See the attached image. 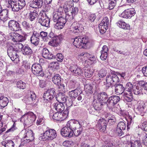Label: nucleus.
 Segmentation results:
<instances>
[{
	"mask_svg": "<svg viewBox=\"0 0 147 147\" xmlns=\"http://www.w3.org/2000/svg\"><path fill=\"white\" fill-rule=\"evenodd\" d=\"M8 102V99L6 97L0 95V108L5 107L7 105Z\"/></svg>",
	"mask_w": 147,
	"mask_h": 147,
	"instance_id": "obj_38",
	"label": "nucleus"
},
{
	"mask_svg": "<svg viewBox=\"0 0 147 147\" xmlns=\"http://www.w3.org/2000/svg\"><path fill=\"white\" fill-rule=\"evenodd\" d=\"M118 82L115 84L113 87H114L115 88V92L116 94H122L124 93L125 88L122 84L119 83Z\"/></svg>",
	"mask_w": 147,
	"mask_h": 147,
	"instance_id": "obj_25",
	"label": "nucleus"
},
{
	"mask_svg": "<svg viewBox=\"0 0 147 147\" xmlns=\"http://www.w3.org/2000/svg\"><path fill=\"white\" fill-rule=\"evenodd\" d=\"M67 20L70 21L67 19L66 17L65 18H64L61 17L57 22L55 25V28L57 29H61L65 26Z\"/></svg>",
	"mask_w": 147,
	"mask_h": 147,
	"instance_id": "obj_20",
	"label": "nucleus"
},
{
	"mask_svg": "<svg viewBox=\"0 0 147 147\" xmlns=\"http://www.w3.org/2000/svg\"><path fill=\"white\" fill-rule=\"evenodd\" d=\"M106 84V87L109 88L111 86H113L115 84L119 81V79L115 73V72L112 71L107 77Z\"/></svg>",
	"mask_w": 147,
	"mask_h": 147,
	"instance_id": "obj_6",
	"label": "nucleus"
},
{
	"mask_svg": "<svg viewBox=\"0 0 147 147\" xmlns=\"http://www.w3.org/2000/svg\"><path fill=\"white\" fill-rule=\"evenodd\" d=\"M107 121L102 118L99 119L98 121V123L99 126L100 130L102 131H104L106 128Z\"/></svg>",
	"mask_w": 147,
	"mask_h": 147,
	"instance_id": "obj_36",
	"label": "nucleus"
},
{
	"mask_svg": "<svg viewBox=\"0 0 147 147\" xmlns=\"http://www.w3.org/2000/svg\"><path fill=\"white\" fill-rule=\"evenodd\" d=\"M30 116L27 115V113H26L23 115L20 118L21 121L23 122L24 125L29 126V123L31 121H28V117H30Z\"/></svg>",
	"mask_w": 147,
	"mask_h": 147,
	"instance_id": "obj_41",
	"label": "nucleus"
},
{
	"mask_svg": "<svg viewBox=\"0 0 147 147\" xmlns=\"http://www.w3.org/2000/svg\"><path fill=\"white\" fill-rule=\"evenodd\" d=\"M49 66L50 67L57 69L59 68V63L57 62H53L51 63L49 65Z\"/></svg>",
	"mask_w": 147,
	"mask_h": 147,
	"instance_id": "obj_54",
	"label": "nucleus"
},
{
	"mask_svg": "<svg viewBox=\"0 0 147 147\" xmlns=\"http://www.w3.org/2000/svg\"><path fill=\"white\" fill-rule=\"evenodd\" d=\"M8 11L7 9H3L0 13V19L3 22L7 20L8 18Z\"/></svg>",
	"mask_w": 147,
	"mask_h": 147,
	"instance_id": "obj_39",
	"label": "nucleus"
},
{
	"mask_svg": "<svg viewBox=\"0 0 147 147\" xmlns=\"http://www.w3.org/2000/svg\"><path fill=\"white\" fill-rule=\"evenodd\" d=\"M33 50L27 45L24 46L22 52L24 55L31 56L33 53Z\"/></svg>",
	"mask_w": 147,
	"mask_h": 147,
	"instance_id": "obj_31",
	"label": "nucleus"
},
{
	"mask_svg": "<svg viewBox=\"0 0 147 147\" xmlns=\"http://www.w3.org/2000/svg\"><path fill=\"white\" fill-rule=\"evenodd\" d=\"M133 147H142L140 141L138 140L135 141L133 143Z\"/></svg>",
	"mask_w": 147,
	"mask_h": 147,
	"instance_id": "obj_61",
	"label": "nucleus"
},
{
	"mask_svg": "<svg viewBox=\"0 0 147 147\" xmlns=\"http://www.w3.org/2000/svg\"><path fill=\"white\" fill-rule=\"evenodd\" d=\"M57 135L56 131L53 129H49L41 134L39 138V140L43 141L47 140H52L55 138Z\"/></svg>",
	"mask_w": 147,
	"mask_h": 147,
	"instance_id": "obj_5",
	"label": "nucleus"
},
{
	"mask_svg": "<svg viewBox=\"0 0 147 147\" xmlns=\"http://www.w3.org/2000/svg\"><path fill=\"white\" fill-rule=\"evenodd\" d=\"M127 127L128 128H129V126L132 125L134 123V121L132 117L131 116H129L128 119L127 120Z\"/></svg>",
	"mask_w": 147,
	"mask_h": 147,
	"instance_id": "obj_60",
	"label": "nucleus"
},
{
	"mask_svg": "<svg viewBox=\"0 0 147 147\" xmlns=\"http://www.w3.org/2000/svg\"><path fill=\"white\" fill-rule=\"evenodd\" d=\"M120 98L117 96H113L109 97L107 100V105L111 108L120 101Z\"/></svg>",
	"mask_w": 147,
	"mask_h": 147,
	"instance_id": "obj_13",
	"label": "nucleus"
},
{
	"mask_svg": "<svg viewBox=\"0 0 147 147\" xmlns=\"http://www.w3.org/2000/svg\"><path fill=\"white\" fill-rule=\"evenodd\" d=\"M39 34L36 32H33L30 39L31 43L35 46L38 45L40 42Z\"/></svg>",
	"mask_w": 147,
	"mask_h": 147,
	"instance_id": "obj_22",
	"label": "nucleus"
},
{
	"mask_svg": "<svg viewBox=\"0 0 147 147\" xmlns=\"http://www.w3.org/2000/svg\"><path fill=\"white\" fill-rule=\"evenodd\" d=\"M104 105V104L101 103L97 100L93 101V106L95 110L100 111L101 109V106Z\"/></svg>",
	"mask_w": 147,
	"mask_h": 147,
	"instance_id": "obj_44",
	"label": "nucleus"
},
{
	"mask_svg": "<svg viewBox=\"0 0 147 147\" xmlns=\"http://www.w3.org/2000/svg\"><path fill=\"white\" fill-rule=\"evenodd\" d=\"M9 39L11 40L14 43L22 42L26 40L24 36L22 35L17 32H12L9 35Z\"/></svg>",
	"mask_w": 147,
	"mask_h": 147,
	"instance_id": "obj_8",
	"label": "nucleus"
},
{
	"mask_svg": "<svg viewBox=\"0 0 147 147\" xmlns=\"http://www.w3.org/2000/svg\"><path fill=\"white\" fill-rule=\"evenodd\" d=\"M56 58L58 61H62L63 60V57L61 53H58L56 56Z\"/></svg>",
	"mask_w": 147,
	"mask_h": 147,
	"instance_id": "obj_63",
	"label": "nucleus"
},
{
	"mask_svg": "<svg viewBox=\"0 0 147 147\" xmlns=\"http://www.w3.org/2000/svg\"><path fill=\"white\" fill-rule=\"evenodd\" d=\"M66 125L68 127H69L72 131L82 126L78 121L74 119H72L69 121L67 122Z\"/></svg>",
	"mask_w": 147,
	"mask_h": 147,
	"instance_id": "obj_15",
	"label": "nucleus"
},
{
	"mask_svg": "<svg viewBox=\"0 0 147 147\" xmlns=\"http://www.w3.org/2000/svg\"><path fill=\"white\" fill-rule=\"evenodd\" d=\"M32 71L35 75L37 76H44L43 71L40 64L34 63L32 66Z\"/></svg>",
	"mask_w": 147,
	"mask_h": 147,
	"instance_id": "obj_9",
	"label": "nucleus"
},
{
	"mask_svg": "<svg viewBox=\"0 0 147 147\" xmlns=\"http://www.w3.org/2000/svg\"><path fill=\"white\" fill-rule=\"evenodd\" d=\"M79 56L80 57H84L88 58V60L91 61L92 63H94L96 60V57L94 55L90 54L86 52H83L80 54Z\"/></svg>",
	"mask_w": 147,
	"mask_h": 147,
	"instance_id": "obj_24",
	"label": "nucleus"
},
{
	"mask_svg": "<svg viewBox=\"0 0 147 147\" xmlns=\"http://www.w3.org/2000/svg\"><path fill=\"white\" fill-rule=\"evenodd\" d=\"M70 70L73 74L76 76L81 75L82 74L83 71L80 67H78L75 64H72L71 65L69 68Z\"/></svg>",
	"mask_w": 147,
	"mask_h": 147,
	"instance_id": "obj_18",
	"label": "nucleus"
},
{
	"mask_svg": "<svg viewBox=\"0 0 147 147\" xmlns=\"http://www.w3.org/2000/svg\"><path fill=\"white\" fill-rule=\"evenodd\" d=\"M109 24V20L107 17L104 18L98 26L100 32L101 34H103L106 32Z\"/></svg>",
	"mask_w": 147,
	"mask_h": 147,
	"instance_id": "obj_10",
	"label": "nucleus"
},
{
	"mask_svg": "<svg viewBox=\"0 0 147 147\" xmlns=\"http://www.w3.org/2000/svg\"><path fill=\"white\" fill-rule=\"evenodd\" d=\"M44 121L43 117H39L36 121V124L37 125H40L44 124Z\"/></svg>",
	"mask_w": 147,
	"mask_h": 147,
	"instance_id": "obj_56",
	"label": "nucleus"
},
{
	"mask_svg": "<svg viewBox=\"0 0 147 147\" xmlns=\"http://www.w3.org/2000/svg\"><path fill=\"white\" fill-rule=\"evenodd\" d=\"M57 100L58 101V102L64 103L66 101V98L64 93L59 92L57 94L55 97Z\"/></svg>",
	"mask_w": 147,
	"mask_h": 147,
	"instance_id": "obj_33",
	"label": "nucleus"
},
{
	"mask_svg": "<svg viewBox=\"0 0 147 147\" xmlns=\"http://www.w3.org/2000/svg\"><path fill=\"white\" fill-rule=\"evenodd\" d=\"M94 85L92 84H88L84 85V89L86 92L92 93L93 92Z\"/></svg>",
	"mask_w": 147,
	"mask_h": 147,
	"instance_id": "obj_48",
	"label": "nucleus"
},
{
	"mask_svg": "<svg viewBox=\"0 0 147 147\" xmlns=\"http://www.w3.org/2000/svg\"><path fill=\"white\" fill-rule=\"evenodd\" d=\"M52 81L55 84L59 85L61 83V78L60 76L58 74L55 75L52 78Z\"/></svg>",
	"mask_w": 147,
	"mask_h": 147,
	"instance_id": "obj_46",
	"label": "nucleus"
},
{
	"mask_svg": "<svg viewBox=\"0 0 147 147\" xmlns=\"http://www.w3.org/2000/svg\"><path fill=\"white\" fill-rule=\"evenodd\" d=\"M27 113L28 116H30V117H28V121H31V123H29V125H30L35 121L36 118V116L32 112Z\"/></svg>",
	"mask_w": 147,
	"mask_h": 147,
	"instance_id": "obj_51",
	"label": "nucleus"
},
{
	"mask_svg": "<svg viewBox=\"0 0 147 147\" xmlns=\"http://www.w3.org/2000/svg\"><path fill=\"white\" fill-rule=\"evenodd\" d=\"M36 98V95L33 92H31L28 96L26 102L28 104H30L35 100Z\"/></svg>",
	"mask_w": 147,
	"mask_h": 147,
	"instance_id": "obj_42",
	"label": "nucleus"
},
{
	"mask_svg": "<svg viewBox=\"0 0 147 147\" xmlns=\"http://www.w3.org/2000/svg\"><path fill=\"white\" fill-rule=\"evenodd\" d=\"M54 108L59 113H62L65 110V106L63 103L56 102L55 103Z\"/></svg>",
	"mask_w": 147,
	"mask_h": 147,
	"instance_id": "obj_37",
	"label": "nucleus"
},
{
	"mask_svg": "<svg viewBox=\"0 0 147 147\" xmlns=\"http://www.w3.org/2000/svg\"><path fill=\"white\" fill-rule=\"evenodd\" d=\"M72 30L75 34L82 32L84 29L83 25L79 23L73 24Z\"/></svg>",
	"mask_w": 147,
	"mask_h": 147,
	"instance_id": "obj_27",
	"label": "nucleus"
},
{
	"mask_svg": "<svg viewBox=\"0 0 147 147\" xmlns=\"http://www.w3.org/2000/svg\"><path fill=\"white\" fill-rule=\"evenodd\" d=\"M29 9L30 11L29 14L28 19L30 22H32V23H34L35 19L38 15V12L39 10L38 9H34L32 10L30 8Z\"/></svg>",
	"mask_w": 147,
	"mask_h": 147,
	"instance_id": "obj_17",
	"label": "nucleus"
},
{
	"mask_svg": "<svg viewBox=\"0 0 147 147\" xmlns=\"http://www.w3.org/2000/svg\"><path fill=\"white\" fill-rule=\"evenodd\" d=\"M32 22L30 24L26 21H24L22 22V25L24 28L27 30H30L32 27Z\"/></svg>",
	"mask_w": 147,
	"mask_h": 147,
	"instance_id": "obj_50",
	"label": "nucleus"
},
{
	"mask_svg": "<svg viewBox=\"0 0 147 147\" xmlns=\"http://www.w3.org/2000/svg\"><path fill=\"white\" fill-rule=\"evenodd\" d=\"M80 92L77 89H75L69 92L68 94L69 96L72 98H75L78 95L80 94Z\"/></svg>",
	"mask_w": 147,
	"mask_h": 147,
	"instance_id": "obj_43",
	"label": "nucleus"
},
{
	"mask_svg": "<svg viewBox=\"0 0 147 147\" xmlns=\"http://www.w3.org/2000/svg\"><path fill=\"white\" fill-rule=\"evenodd\" d=\"M42 54V57L46 59H52L55 58L52 54L49 53L48 49L46 48L43 49Z\"/></svg>",
	"mask_w": 147,
	"mask_h": 147,
	"instance_id": "obj_30",
	"label": "nucleus"
},
{
	"mask_svg": "<svg viewBox=\"0 0 147 147\" xmlns=\"http://www.w3.org/2000/svg\"><path fill=\"white\" fill-rule=\"evenodd\" d=\"M42 0H33L30 5V8L38 9L42 6Z\"/></svg>",
	"mask_w": 147,
	"mask_h": 147,
	"instance_id": "obj_28",
	"label": "nucleus"
},
{
	"mask_svg": "<svg viewBox=\"0 0 147 147\" xmlns=\"http://www.w3.org/2000/svg\"><path fill=\"white\" fill-rule=\"evenodd\" d=\"M34 138V134L33 131L31 130H28L26 131V132L24 134V137L22 140V143L24 142L25 143H28L33 140Z\"/></svg>",
	"mask_w": 147,
	"mask_h": 147,
	"instance_id": "obj_11",
	"label": "nucleus"
},
{
	"mask_svg": "<svg viewBox=\"0 0 147 147\" xmlns=\"http://www.w3.org/2000/svg\"><path fill=\"white\" fill-rule=\"evenodd\" d=\"M38 22L42 26L48 27L49 26L50 20L46 16L42 14L41 17L39 19Z\"/></svg>",
	"mask_w": 147,
	"mask_h": 147,
	"instance_id": "obj_23",
	"label": "nucleus"
},
{
	"mask_svg": "<svg viewBox=\"0 0 147 147\" xmlns=\"http://www.w3.org/2000/svg\"><path fill=\"white\" fill-rule=\"evenodd\" d=\"M55 95V89L53 88H50L44 92L43 97L47 100H50L54 97Z\"/></svg>",
	"mask_w": 147,
	"mask_h": 147,
	"instance_id": "obj_12",
	"label": "nucleus"
},
{
	"mask_svg": "<svg viewBox=\"0 0 147 147\" xmlns=\"http://www.w3.org/2000/svg\"><path fill=\"white\" fill-rule=\"evenodd\" d=\"M60 38V36H56L54 37L51 41L49 42V45L52 46H57L60 42L61 40Z\"/></svg>",
	"mask_w": 147,
	"mask_h": 147,
	"instance_id": "obj_35",
	"label": "nucleus"
},
{
	"mask_svg": "<svg viewBox=\"0 0 147 147\" xmlns=\"http://www.w3.org/2000/svg\"><path fill=\"white\" fill-rule=\"evenodd\" d=\"M116 24L119 28L125 30H129L130 29V26L129 24H126L122 20H119L116 23Z\"/></svg>",
	"mask_w": 147,
	"mask_h": 147,
	"instance_id": "obj_32",
	"label": "nucleus"
},
{
	"mask_svg": "<svg viewBox=\"0 0 147 147\" xmlns=\"http://www.w3.org/2000/svg\"><path fill=\"white\" fill-rule=\"evenodd\" d=\"M58 85L59 86V90L64 92L65 91L66 87L63 84H61V83L59 85Z\"/></svg>",
	"mask_w": 147,
	"mask_h": 147,
	"instance_id": "obj_62",
	"label": "nucleus"
},
{
	"mask_svg": "<svg viewBox=\"0 0 147 147\" xmlns=\"http://www.w3.org/2000/svg\"><path fill=\"white\" fill-rule=\"evenodd\" d=\"M83 70L86 77L90 78L93 75L94 71L93 69H89L87 67H84L83 68Z\"/></svg>",
	"mask_w": 147,
	"mask_h": 147,
	"instance_id": "obj_40",
	"label": "nucleus"
},
{
	"mask_svg": "<svg viewBox=\"0 0 147 147\" xmlns=\"http://www.w3.org/2000/svg\"><path fill=\"white\" fill-rule=\"evenodd\" d=\"M142 87L140 85L133 86V92L135 94H141L142 92Z\"/></svg>",
	"mask_w": 147,
	"mask_h": 147,
	"instance_id": "obj_47",
	"label": "nucleus"
},
{
	"mask_svg": "<svg viewBox=\"0 0 147 147\" xmlns=\"http://www.w3.org/2000/svg\"><path fill=\"white\" fill-rule=\"evenodd\" d=\"M107 74V71L103 69H101L98 72V76L99 77L102 78L105 76Z\"/></svg>",
	"mask_w": 147,
	"mask_h": 147,
	"instance_id": "obj_59",
	"label": "nucleus"
},
{
	"mask_svg": "<svg viewBox=\"0 0 147 147\" xmlns=\"http://www.w3.org/2000/svg\"><path fill=\"white\" fill-rule=\"evenodd\" d=\"M39 34V36H40L44 41H47L46 38L48 34L47 32L44 31H42Z\"/></svg>",
	"mask_w": 147,
	"mask_h": 147,
	"instance_id": "obj_58",
	"label": "nucleus"
},
{
	"mask_svg": "<svg viewBox=\"0 0 147 147\" xmlns=\"http://www.w3.org/2000/svg\"><path fill=\"white\" fill-rule=\"evenodd\" d=\"M72 104L67 107L63 113L56 112L54 113L53 111H50L49 113L50 118H52L54 120L59 121L65 120L68 116L69 107Z\"/></svg>",
	"mask_w": 147,
	"mask_h": 147,
	"instance_id": "obj_3",
	"label": "nucleus"
},
{
	"mask_svg": "<svg viewBox=\"0 0 147 147\" xmlns=\"http://www.w3.org/2000/svg\"><path fill=\"white\" fill-rule=\"evenodd\" d=\"M8 26L10 29L13 31H18L20 28L19 23L13 20H11L9 21Z\"/></svg>",
	"mask_w": 147,
	"mask_h": 147,
	"instance_id": "obj_21",
	"label": "nucleus"
},
{
	"mask_svg": "<svg viewBox=\"0 0 147 147\" xmlns=\"http://www.w3.org/2000/svg\"><path fill=\"white\" fill-rule=\"evenodd\" d=\"M97 100L104 104H107V100L108 96L107 94L105 92H102L98 93L97 95Z\"/></svg>",
	"mask_w": 147,
	"mask_h": 147,
	"instance_id": "obj_16",
	"label": "nucleus"
},
{
	"mask_svg": "<svg viewBox=\"0 0 147 147\" xmlns=\"http://www.w3.org/2000/svg\"><path fill=\"white\" fill-rule=\"evenodd\" d=\"M135 13L134 9H127L122 13L121 16L124 18H130L134 15Z\"/></svg>",
	"mask_w": 147,
	"mask_h": 147,
	"instance_id": "obj_19",
	"label": "nucleus"
},
{
	"mask_svg": "<svg viewBox=\"0 0 147 147\" xmlns=\"http://www.w3.org/2000/svg\"><path fill=\"white\" fill-rule=\"evenodd\" d=\"M117 0H110L109 4V9L110 10L113 9L116 4Z\"/></svg>",
	"mask_w": 147,
	"mask_h": 147,
	"instance_id": "obj_53",
	"label": "nucleus"
},
{
	"mask_svg": "<svg viewBox=\"0 0 147 147\" xmlns=\"http://www.w3.org/2000/svg\"><path fill=\"white\" fill-rule=\"evenodd\" d=\"M17 86L18 88L22 89H24L26 87V83L22 81L18 82L17 83Z\"/></svg>",
	"mask_w": 147,
	"mask_h": 147,
	"instance_id": "obj_55",
	"label": "nucleus"
},
{
	"mask_svg": "<svg viewBox=\"0 0 147 147\" xmlns=\"http://www.w3.org/2000/svg\"><path fill=\"white\" fill-rule=\"evenodd\" d=\"M133 86L132 84L130 82H128L126 85L125 89L126 90L127 92H131L132 89H133Z\"/></svg>",
	"mask_w": 147,
	"mask_h": 147,
	"instance_id": "obj_57",
	"label": "nucleus"
},
{
	"mask_svg": "<svg viewBox=\"0 0 147 147\" xmlns=\"http://www.w3.org/2000/svg\"><path fill=\"white\" fill-rule=\"evenodd\" d=\"M2 144L5 147H14V143L11 140H6L2 142Z\"/></svg>",
	"mask_w": 147,
	"mask_h": 147,
	"instance_id": "obj_49",
	"label": "nucleus"
},
{
	"mask_svg": "<svg viewBox=\"0 0 147 147\" xmlns=\"http://www.w3.org/2000/svg\"><path fill=\"white\" fill-rule=\"evenodd\" d=\"M15 45H13V46H11L9 47H12L13 48V50L16 51L17 52H18V51L20 49L22 50L23 49L24 46L23 44L19 43V42H17L14 43ZM13 44H14L13 43Z\"/></svg>",
	"mask_w": 147,
	"mask_h": 147,
	"instance_id": "obj_45",
	"label": "nucleus"
},
{
	"mask_svg": "<svg viewBox=\"0 0 147 147\" xmlns=\"http://www.w3.org/2000/svg\"><path fill=\"white\" fill-rule=\"evenodd\" d=\"M74 45L78 48L87 49L89 42L87 37H76L74 39Z\"/></svg>",
	"mask_w": 147,
	"mask_h": 147,
	"instance_id": "obj_2",
	"label": "nucleus"
},
{
	"mask_svg": "<svg viewBox=\"0 0 147 147\" xmlns=\"http://www.w3.org/2000/svg\"><path fill=\"white\" fill-rule=\"evenodd\" d=\"M72 3L71 1H66L64 3L63 5L66 18L69 21L73 20L78 12V8L74 7L72 6Z\"/></svg>",
	"mask_w": 147,
	"mask_h": 147,
	"instance_id": "obj_1",
	"label": "nucleus"
},
{
	"mask_svg": "<svg viewBox=\"0 0 147 147\" xmlns=\"http://www.w3.org/2000/svg\"><path fill=\"white\" fill-rule=\"evenodd\" d=\"M125 123L123 122H120L117 125L116 132L121 136L123 133L122 130H125Z\"/></svg>",
	"mask_w": 147,
	"mask_h": 147,
	"instance_id": "obj_29",
	"label": "nucleus"
},
{
	"mask_svg": "<svg viewBox=\"0 0 147 147\" xmlns=\"http://www.w3.org/2000/svg\"><path fill=\"white\" fill-rule=\"evenodd\" d=\"M82 126H81L80 127L76 128V129L72 130L73 135L74 134L76 136H78L81 134L82 131Z\"/></svg>",
	"mask_w": 147,
	"mask_h": 147,
	"instance_id": "obj_52",
	"label": "nucleus"
},
{
	"mask_svg": "<svg viewBox=\"0 0 147 147\" xmlns=\"http://www.w3.org/2000/svg\"><path fill=\"white\" fill-rule=\"evenodd\" d=\"M123 98L125 101L131 102L132 100V94L131 92L125 91L123 93Z\"/></svg>",
	"mask_w": 147,
	"mask_h": 147,
	"instance_id": "obj_34",
	"label": "nucleus"
},
{
	"mask_svg": "<svg viewBox=\"0 0 147 147\" xmlns=\"http://www.w3.org/2000/svg\"><path fill=\"white\" fill-rule=\"evenodd\" d=\"M6 2H8L12 10L14 12L18 11L26 5L24 0H7Z\"/></svg>",
	"mask_w": 147,
	"mask_h": 147,
	"instance_id": "obj_4",
	"label": "nucleus"
},
{
	"mask_svg": "<svg viewBox=\"0 0 147 147\" xmlns=\"http://www.w3.org/2000/svg\"><path fill=\"white\" fill-rule=\"evenodd\" d=\"M146 106L145 102L142 101H140L138 104L136 109V113L142 116H144L145 113Z\"/></svg>",
	"mask_w": 147,
	"mask_h": 147,
	"instance_id": "obj_14",
	"label": "nucleus"
},
{
	"mask_svg": "<svg viewBox=\"0 0 147 147\" xmlns=\"http://www.w3.org/2000/svg\"><path fill=\"white\" fill-rule=\"evenodd\" d=\"M107 56V53L101 52V55L100 56V58L103 60L104 61L106 60Z\"/></svg>",
	"mask_w": 147,
	"mask_h": 147,
	"instance_id": "obj_64",
	"label": "nucleus"
},
{
	"mask_svg": "<svg viewBox=\"0 0 147 147\" xmlns=\"http://www.w3.org/2000/svg\"><path fill=\"white\" fill-rule=\"evenodd\" d=\"M18 52L13 50L12 47H9L7 49V54L12 61L16 63H18L19 61V57L18 53Z\"/></svg>",
	"mask_w": 147,
	"mask_h": 147,
	"instance_id": "obj_7",
	"label": "nucleus"
},
{
	"mask_svg": "<svg viewBox=\"0 0 147 147\" xmlns=\"http://www.w3.org/2000/svg\"><path fill=\"white\" fill-rule=\"evenodd\" d=\"M73 132L71 129L66 125L61 129V134L62 135L65 137H71L73 136Z\"/></svg>",
	"mask_w": 147,
	"mask_h": 147,
	"instance_id": "obj_26",
	"label": "nucleus"
}]
</instances>
